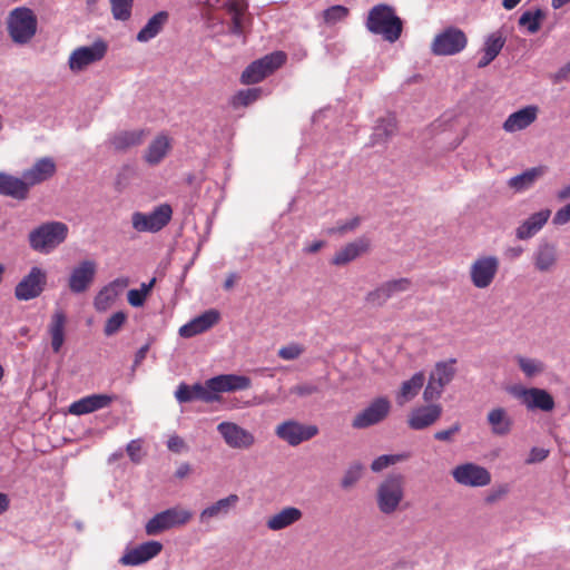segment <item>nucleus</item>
Wrapping results in <instances>:
<instances>
[{"instance_id":"obj_50","label":"nucleus","mask_w":570,"mask_h":570,"mask_svg":"<svg viewBox=\"0 0 570 570\" xmlns=\"http://www.w3.org/2000/svg\"><path fill=\"white\" fill-rule=\"evenodd\" d=\"M305 352V347L299 343H289L287 345L282 346L277 351L278 357L284 361H294L297 360Z\"/></svg>"},{"instance_id":"obj_26","label":"nucleus","mask_w":570,"mask_h":570,"mask_svg":"<svg viewBox=\"0 0 570 570\" xmlns=\"http://www.w3.org/2000/svg\"><path fill=\"white\" fill-rule=\"evenodd\" d=\"M116 399L109 394H91L75 401L69 406V413L73 415H85L95 411L108 407Z\"/></svg>"},{"instance_id":"obj_3","label":"nucleus","mask_w":570,"mask_h":570,"mask_svg":"<svg viewBox=\"0 0 570 570\" xmlns=\"http://www.w3.org/2000/svg\"><path fill=\"white\" fill-rule=\"evenodd\" d=\"M68 235V227L61 222H49L35 228L29 234L30 247L39 253L49 254L61 243Z\"/></svg>"},{"instance_id":"obj_14","label":"nucleus","mask_w":570,"mask_h":570,"mask_svg":"<svg viewBox=\"0 0 570 570\" xmlns=\"http://www.w3.org/2000/svg\"><path fill=\"white\" fill-rule=\"evenodd\" d=\"M107 43L104 40H97L91 46H82L76 48L69 56L68 66L73 72H79L100 61L107 52Z\"/></svg>"},{"instance_id":"obj_40","label":"nucleus","mask_w":570,"mask_h":570,"mask_svg":"<svg viewBox=\"0 0 570 570\" xmlns=\"http://www.w3.org/2000/svg\"><path fill=\"white\" fill-rule=\"evenodd\" d=\"M170 150V140L165 135L157 136L145 151L144 159L150 165H158Z\"/></svg>"},{"instance_id":"obj_31","label":"nucleus","mask_w":570,"mask_h":570,"mask_svg":"<svg viewBox=\"0 0 570 570\" xmlns=\"http://www.w3.org/2000/svg\"><path fill=\"white\" fill-rule=\"evenodd\" d=\"M370 245L371 243L367 237H358L337 250L332 258V264L337 266L346 265L362 254L366 253L370 248Z\"/></svg>"},{"instance_id":"obj_25","label":"nucleus","mask_w":570,"mask_h":570,"mask_svg":"<svg viewBox=\"0 0 570 570\" xmlns=\"http://www.w3.org/2000/svg\"><path fill=\"white\" fill-rule=\"evenodd\" d=\"M163 550L159 541H147L127 551L121 558L124 566H139L157 557Z\"/></svg>"},{"instance_id":"obj_15","label":"nucleus","mask_w":570,"mask_h":570,"mask_svg":"<svg viewBox=\"0 0 570 570\" xmlns=\"http://www.w3.org/2000/svg\"><path fill=\"white\" fill-rule=\"evenodd\" d=\"M451 474L456 483L464 487L482 488L491 482V473L484 466L472 462L456 465Z\"/></svg>"},{"instance_id":"obj_53","label":"nucleus","mask_w":570,"mask_h":570,"mask_svg":"<svg viewBox=\"0 0 570 570\" xmlns=\"http://www.w3.org/2000/svg\"><path fill=\"white\" fill-rule=\"evenodd\" d=\"M126 314L124 312H117L112 314L106 322L104 333L107 336L116 334L126 322Z\"/></svg>"},{"instance_id":"obj_7","label":"nucleus","mask_w":570,"mask_h":570,"mask_svg":"<svg viewBox=\"0 0 570 570\" xmlns=\"http://www.w3.org/2000/svg\"><path fill=\"white\" fill-rule=\"evenodd\" d=\"M455 362L454 358H451L435 364L423 391L425 402H432L441 397L444 387L449 385L455 376Z\"/></svg>"},{"instance_id":"obj_29","label":"nucleus","mask_w":570,"mask_h":570,"mask_svg":"<svg viewBox=\"0 0 570 570\" xmlns=\"http://www.w3.org/2000/svg\"><path fill=\"white\" fill-rule=\"evenodd\" d=\"M219 312L216 309H208L199 316L193 318L187 324L179 328L181 337H193L200 333L206 332L219 321Z\"/></svg>"},{"instance_id":"obj_45","label":"nucleus","mask_w":570,"mask_h":570,"mask_svg":"<svg viewBox=\"0 0 570 570\" xmlns=\"http://www.w3.org/2000/svg\"><path fill=\"white\" fill-rule=\"evenodd\" d=\"M544 18V12L541 9L535 11H524L519 18V26L527 28L528 32L533 35L540 30L541 21Z\"/></svg>"},{"instance_id":"obj_44","label":"nucleus","mask_w":570,"mask_h":570,"mask_svg":"<svg viewBox=\"0 0 570 570\" xmlns=\"http://www.w3.org/2000/svg\"><path fill=\"white\" fill-rule=\"evenodd\" d=\"M364 466L361 462H352L343 472L340 480L342 490L348 491L353 489L363 476Z\"/></svg>"},{"instance_id":"obj_63","label":"nucleus","mask_w":570,"mask_h":570,"mask_svg":"<svg viewBox=\"0 0 570 570\" xmlns=\"http://www.w3.org/2000/svg\"><path fill=\"white\" fill-rule=\"evenodd\" d=\"M358 225H360V218L358 217H354L351 220H348V222H346L344 224H341L340 226H337L335 228L328 229V233L333 234V233L337 232L340 234H344V233H346L348 230L355 229Z\"/></svg>"},{"instance_id":"obj_52","label":"nucleus","mask_w":570,"mask_h":570,"mask_svg":"<svg viewBox=\"0 0 570 570\" xmlns=\"http://www.w3.org/2000/svg\"><path fill=\"white\" fill-rule=\"evenodd\" d=\"M320 386L314 382H302L293 385L289 389V394H294L298 397H308L311 395L320 393Z\"/></svg>"},{"instance_id":"obj_46","label":"nucleus","mask_w":570,"mask_h":570,"mask_svg":"<svg viewBox=\"0 0 570 570\" xmlns=\"http://www.w3.org/2000/svg\"><path fill=\"white\" fill-rule=\"evenodd\" d=\"M410 458L409 453H399V454H383L377 456L371 463V470L375 473L383 471L384 469L394 465L399 462H403Z\"/></svg>"},{"instance_id":"obj_22","label":"nucleus","mask_w":570,"mask_h":570,"mask_svg":"<svg viewBox=\"0 0 570 570\" xmlns=\"http://www.w3.org/2000/svg\"><path fill=\"white\" fill-rule=\"evenodd\" d=\"M442 412V405L438 403L415 407L409 414L407 425L415 431L424 430L433 425L441 417Z\"/></svg>"},{"instance_id":"obj_12","label":"nucleus","mask_w":570,"mask_h":570,"mask_svg":"<svg viewBox=\"0 0 570 570\" xmlns=\"http://www.w3.org/2000/svg\"><path fill=\"white\" fill-rule=\"evenodd\" d=\"M500 261L494 255L479 256L470 266V279L479 289L488 288L494 281Z\"/></svg>"},{"instance_id":"obj_41","label":"nucleus","mask_w":570,"mask_h":570,"mask_svg":"<svg viewBox=\"0 0 570 570\" xmlns=\"http://www.w3.org/2000/svg\"><path fill=\"white\" fill-rule=\"evenodd\" d=\"M227 12L232 16L230 32L242 35L244 31V10L245 6L237 0H228L224 3Z\"/></svg>"},{"instance_id":"obj_16","label":"nucleus","mask_w":570,"mask_h":570,"mask_svg":"<svg viewBox=\"0 0 570 570\" xmlns=\"http://www.w3.org/2000/svg\"><path fill=\"white\" fill-rule=\"evenodd\" d=\"M217 431L223 438L225 444L230 449L248 450L256 442V439L252 432L242 428L235 422H220L217 425Z\"/></svg>"},{"instance_id":"obj_13","label":"nucleus","mask_w":570,"mask_h":570,"mask_svg":"<svg viewBox=\"0 0 570 570\" xmlns=\"http://www.w3.org/2000/svg\"><path fill=\"white\" fill-rule=\"evenodd\" d=\"M47 285V273L38 266L30 268L14 287V296L18 301H30L41 295Z\"/></svg>"},{"instance_id":"obj_10","label":"nucleus","mask_w":570,"mask_h":570,"mask_svg":"<svg viewBox=\"0 0 570 570\" xmlns=\"http://www.w3.org/2000/svg\"><path fill=\"white\" fill-rule=\"evenodd\" d=\"M318 432L317 425L304 424L293 419L279 423L275 429L276 436L291 446L312 440Z\"/></svg>"},{"instance_id":"obj_32","label":"nucleus","mask_w":570,"mask_h":570,"mask_svg":"<svg viewBox=\"0 0 570 570\" xmlns=\"http://www.w3.org/2000/svg\"><path fill=\"white\" fill-rule=\"evenodd\" d=\"M303 518V512L296 507H285L266 520L267 529L279 531L286 529Z\"/></svg>"},{"instance_id":"obj_51","label":"nucleus","mask_w":570,"mask_h":570,"mask_svg":"<svg viewBox=\"0 0 570 570\" xmlns=\"http://www.w3.org/2000/svg\"><path fill=\"white\" fill-rule=\"evenodd\" d=\"M348 14V9L344 6L336 4L327 8L323 12V17L326 23L334 24L345 19Z\"/></svg>"},{"instance_id":"obj_1","label":"nucleus","mask_w":570,"mask_h":570,"mask_svg":"<svg viewBox=\"0 0 570 570\" xmlns=\"http://www.w3.org/2000/svg\"><path fill=\"white\" fill-rule=\"evenodd\" d=\"M365 26L370 32L382 36L389 42H395L402 33V20L392 7L383 3L368 11Z\"/></svg>"},{"instance_id":"obj_59","label":"nucleus","mask_w":570,"mask_h":570,"mask_svg":"<svg viewBox=\"0 0 570 570\" xmlns=\"http://www.w3.org/2000/svg\"><path fill=\"white\" fill-rule=\"evenodd\" d=\"M175 397L179 403H187L193 401L191 386L181 383L175 392Z\"/></svg>"},{"instance_id":"obj_38","label":"nucleus","mask_w":570,"mask_h":570,"mask_svg":"<svg viewBox=\"0 0 570 570\" xmlns=\"http://www.w3.org/2000/svg\"><path fill=\"white\" fill-rule=\"evenodd\" d=\"M146 136L147 131L144 129L121 130L114 134L109 142L116 150H126L142 144Z\"/></svg>"},{"instance_id":"obj_17","label":"nucleus","mask_w":570,"mask_h":570,"mask_svg":"<svg viewBox=\"0 0 570 570\" xmlns=\"http://www.w3.org/2000/svg\"><path fill=\"white\" fill-rule=\"evenodd\" d=\"M411 287L412 281L407 277L391 279L382 283L375 289L368 292L365 296V301L370 305L382 306L390 298L410 291Z\"/></svg>"},{"instance_id":"obj_60","label":"nucleus","mask_w":570,"mask_h":570,"mask_svg":"<svg viewBox=\"0 0 570 570\" xmlns=\"http://www.w3.org/2000/svg\"><path fill=\"white\" fill-rule=\"evenodd\" d=\"M461 426L459 423L453 424L446 430L438 431L434 434V439L439 441L449 442L452 440L453 435L460 431Z\"/></svg>"},{"instance_id":"obj_2","label":"nucleus","mask_w":570,"mask_h":570,"mask_svg":"<svg viewBox=\"0 0 570 570\" xmlns=\"http://www.w3.org/2000/svg\"><path fill=\"white\" fill-rule=\"evenodd\" d=\"M405 498V479L400 473L385 476L377 485L375 501L379 511L392 515L400 510Z\"/></svg>"},{"instance_id":"obj_30","label":"nucleus","mask_w":570,"mask_h":570,"mask_svg":"<svg viewBox=\"0 0 570 570\" xmlns=\"http://www.w3.org/2000/svg\"><path fill=\"white\" fill-rule=\"evenodd\" d=\"M487 423L495 436H507L511 433L514 421L508 410L502 406L492 407L487 414Z\"/></svg>"},{"instance_id":"obj_43","label":"nucleus","mask_w":570,"mask_h":570,"mask_svg":"<svg viewBox=\"0 0 570 570\" xmlns=\"http://www.w3.org/2000/svg\"><path fill=\"white\" fill-rule=\"evenodd\" d=\"M514 360H515L520 371L528 379L537 377V376L541 375L546 370L544 363L538 358L517 355L514 357Z\"/></svg>"},{"instance_id":"obj_20","label":"nucleus","mask_w":570,"mask_h":570,"mask_svg":"<svg viewBox=\"0 0 570 570\" xmlns=\"http://www.w3.org/2000/svg\"><path fill=\"white\" fill-rule=\"evenodd\" d=\"M97 274L95 261L85 259L75 266L68 277V287L73 294H82L89 289Z\"/></svg>"},{"instance_id":"obj_8","label":"nucleus","mask_w":570,"mask_h":570,"mask_svg":"<svg viewBox=\"0 0 570 570\" xmlns=\"http://www.w3.org/2000/svg\"><path fill=\"white\" fill-rule=\"evenodd\" d=\"M285 61L286 55L283 51L268 53L246 67L242 73V82L246 85L257 83L281 68Z\"/></svg>"},{"instance_id":"obj_36","label":"nucleus","mask_w":570,"mask_h":570,"mask_svg":"<svg viewBox=\"0 0 570 570\" xmlns=\"http://www.w3.org/2000/svg\"><path fill=\"white\" fill-rule=\"evenodd\" d=\"M67 316L63 311L57 309L51 316L48 324V333L51 338V348L55 353H59L65 343V328Z\"/></svg>"},{"instance_id":"obj_4","label":"nucleus","mask_w":570,"mask_h":570,"mask_svg":"<svg viewBox=\"0 0 570 570\" xmlns=\"http://www.w3.org/2000/svg\"><path fill=\"white\" fill-rule=\"evenodd\" d=\"M507 392L529 412L541 411L549 413L556 407L553 396L544 389L513 384L507 387Z\"/></svg>"},{"instance_id":"obj_21","label":"nucleus","mask_w":570,"mask_h":570,"mask_svg":"<svg viewBox=\"0 0 570 570\" xmlns=\"http://www.w3.org/2000/svg\"><path fill=\"white\" fill-rule=\"evenodd\" d=\"M57 171V165L51 157H42L35 161V164L22 171V176L29 188L40 185L51 179Z\"/></svg>"},{"instance_id":"obj_55","label":"nucleus","mask_w":570,"mask_h":570,"mask_svg":"<svg viewBox=\"0 0 570 570\" xmlns=\"http://www.w3.org/2000/svg\"><path fill=\"white\" fill-rule=\"evenodd\" d=\"M141 443L140 439L131 440L126 448L127 454L134 463H139L141 461Z\"/></svg>"},{"instance_id":"obj_37","label":"nucleus","mask_w":570,"mask_h":570,"mask_svg":"<svg viewBox=\"0 0 570 570\" xmlns=\"http://www.w3.org/2000/svg\"><path fill=\"white\" fill-rule=\"evenodd\" d=\"M424 382L425 375L423 372H417L410 380L404 381L395 395L396 404L403 406L412 401L423 387Z\"/></svg>"},{"instance_id":"obj_47","label":"nucleus","mask_w":570,"mask_h":570,"mask_svg":"<svg viewBox=\"0 0 570 570\" xmlns=\"http://www.w3.org/2000/svg\"><path fill=\"white\" fill-rule=\"evenodd\" d=\"M116 20L127 21L131 17L134 0H109Z\"/></svg>"},{"instance_id":"obj_39","label":"nucleus","mask_w":570,"mask_h":570,"mask_svg":"<svg viewBox=\"0 0 570 570\" xmlns=\"http://www.w3.org/2000/svg\"><path fill=\"white\" fill-rule=\"evenodd\" d=\"M168 20L169 13L167 11H158L155 13L137 33V41L148 42L157 37L167 24Z\"/></svg>"},{"instance_id":"obj_49","label":"nucleus","mask_w":570,"mask_h":570,"mask_svg":"<svg viewBox=\"0 0 570 570\" xmlns=\"http://www.w3.org/2000/svg\"><path fill=\"white\" fill-rule=\"evenodd\" d=\"M193 400H200L207 403L218 401V396L214 395V391L208 386V380L205 384L196 383L191 385Z\"/></svg>"},{"instance_id":"obj_27","label":"nucleus","mask_w":570,"mask_h":570,"mask_svg":"<svg viewBox=\"0 0 570 570\" xmlns=\"http://www.w3.org/2000/svg\"><path fill=\"white\" fill-rule=\"evenodd\" d=\"M550 216L551 210L548 208L533 213L515 228V237L519 240L534 237L548 223Z\"/></svg>"},{"instance_id":"obj_24","label":"nucleus","mask_w":570,"mask_h":570,"mask_svg":"<svg viewBox=\"0 0 570 570\" xmlns=\"http://www.w3.org/2000/svg\"><path fill=\"white\" fill-rule=\"evenodd\" d=\"M252 381L248 376L237 374H222L208 380V386L214 395L249 389Z\"/></svg>"},{"instance_id":"obj_35","label":"nucleus","mask_w":570,"mask_h":570,"mask_svg":"<svg viewBox=\"0 0 570 570\" xmlns=\"http://www.w3.org/2000/svg\"><path fill=\"white\" fill-rule=\"evenodd\" d=\"M505 43V38L503 33L498 30L492 33H490L484 41L482 52L483 56L478 62L479 68H484L489 66L500 53L503 46Z\"/></svg>"},{"instance_id":"obj_9","label":"nucleus","mask_w":570,"mask_h":570,"mask_svg":"<svg viewBox=\"0 0 570 570\" xmlns=\"http://www.w3.org/2000/svg\"><path fill=\"white\" fill-rule=\"evenodd\" d=\"M171 216L170 205L161 204L150 213H132L131 225L138 233H157L170 222Z\"/></svg>"},{"instance_id":"obj_5","label":"nucleus","mask_w":570,"mask_h":570,"mask_svg":"<svg viewBox=\"0 0 570 570\" xmlns=\"http://www.w3.org/2000/svg\"><path fill=\"white\" fill-rule=\"evenodd\" d=\"M7 24L12 41L24 45L36 35L38 21L30 8L18 7L9 13Z\"/></svg>"},{"instance_id":"obj_58","label":"nucleus","mask_w":570,"mask_h":570,"mask_svg":"<svg viewBox=\"0 0 570 570\" xmlns=\"http://www.w3.org/2000/svg\"><path fill=\"white\" fill-rule=\"evenodd\" d=\"M549 455V451L543 448H532L529 452V455L525 460L527 464H534L542 462Z\"/></svg>"},{"instance_id":"obj_28","label":"nucleus","mask_w":570,"mask_h":570,"mask_svg":"<svg viewBox=\"0 0 570 570\" xmlns=\"http://www.w3.org/2000/svg\"><path fill=\"white\" fill-rule=\"evenodd\" d=\"M29 188L23 176H13L0 171V195L13 198L16 200H26L29 197Z\"/></svg>"},{"instance_id":"obj_18","label":"nucleus","mask_w":570,"mask_h":570,"mask_svg":"<svg viewBox=\"0 0 570 570\" xmlns=\"http://www.w3.org/2000/svg\"><path fill=\"white\" fill-rule=\"evenodd\" d=\"M391 410V403L385 396H380L370 403L363 411L357 413L353 421L354 429H366L382 422Z\"/></svg>"},{"instance_id":"obj_56","label":"nucleus","mask_w":570,"mask_h":570,"mask_svg":"<svg viewBox=\"0 0 570 570\" xmlns=\"http://www.w3.org/2000/svg\"><path fill=\"white\" fill-rule=\"evenodd\" d=\"M570 222V203L559 208L552 218L556 226H563Z\"/></svg>"},{"instance_id":"obj_57","label":"nucleus","mask_w":570,"mask_h":570,"mask_svg":"<svg viewBox=\"0 0 570 570\" xmlns=\"http://www.w3.org/2000/svg\"><path fill=\"white\" fill-rule=\"evenodd\" d=\"M509 492V487L508 484H500L495 488H492L490 490V492L488 493L487 498H485V501L487 503H494L499 500H501L502 498H504Z\"/></svg>"},{"instance_id":"obj_34","label":"nucleus","mask_w":570,"mask_h":570,"mask_svg":"<svg viewBox=\"0 0 570 570\" xmlns=\"http://www.w3.org/2000/svg\"><path fill=\"white\" fill-rule=\"evenodd\" d=\"M544 173L546 168L543 166L532 167L517 176L511 177L507 181V185L515 193H522L533 187L537 180L541 178Z\"/></svg>"},{"instance_id":"obj_6","label":"nucleus","mask_w":570,"mask_h":570,"mask_svg":"<svg viewBox=\"0 0 570 570\" xmlns=\"http://www.w3.org/2000/svg\"><path fill=\"white\" fill-rule=\"evenodd\" d=\"M193 518L189 509L176 505L156 513L145 525L148 535H158L164 531L187 524Z\"/></svg>"},{"instance_id":"obj_61","label":"nucleus","mask_w":570,"mask_h":570,"mask_svg":"<svg viewBox=\"0 0 570 570\" xmlns=\"http://www.w3.org/2000/svg\"><path fill=\"white\" fill-rule=\"evenodd\" d=\"M128 303L134 307H140L146 301V296L139 289H130L127 295Z\"/></svg>"},{"instance_id":"obj_62","label":"nucleus","mask_w":570,"mask_h":570,"mask_svg":"<svg viewBox=\"0 0 570 570\" xmlns=\"http://www.w3.org/2000/svg\"><path fill=\"white\" fill-rule=\"evenodd\" d=\"M167 448L171 452L180 453L186 450V443L180 436L171 435L167 441Z\"/></svg>"},{"instance_id":"obj_54","label":"nucleus","mask_w":570,"mask_h":570,"mask_svg":"<svg viewBox=\"0 0 570 570\" xmlns=\"http://www.w3.org/2000/svg\"><path fill=\"white\" fill-rule=\"evenodd\" d=\"M261 95H262L261 88H249L246 90H240L235 96V105L248 106L252 102L256 101L261 97Z\"/></svg>"},{"instance_id":"obj_64","label":"nucleus","mask_w":570,"mask_h":570,"mask_svg":"<svg viewBox=\"0 0 570 570\" xmlns=\"http://www.w3.org/2000/svg\"><path fill=\"white\" fill-rule=\"evenodd\" d=\"M570 75V61L562 66L553 76V81L556 83L561 82L568 79Z\"/></svg>"},{"instance_id":"obj_23","label":"nucleus","mask_w":570,"mask_h":570,"mask_svg":"<svg viewBox=\"0 0 570 570\" xmlns=\"http://www.w3.org/2000/svg\"><path fill=\"white\" fill-rule=\"evenodd\" d=\"M239 501L237 494H229L226 498L219 499L203 509L199 513V522L204 525H209L215 520H222L229 515L230 511L235 509Z\"/></svg>"},{"instance_id":"obj_33","label":"nucleus","mask_w":570,"mask_h":570,"mask_svg":"<svg viewBox=\"0 0 570 570\" xmlns=\"http://www.w3.org/2000/svg\"><path fill=\"white\" fill-rule=\"evenodd\" d=\"M537 118V108L529 106L511 114L503 122L507 132H515L529 127Z\"/></svg>"},{"instance_id":"obj_42","label":"nucleus","mask_w":570,"mask_h":570,"mask_svg":"<svg viewBox=\"0 0 570 570\" xmlns=\"http://www.w3.org/2000/svg\"><path fill=\"white\" fill-rule=\"evenodd\" d=\"M396 130L395 118L389 116L377 121L372 134V144H384Z\"/></svg>"},{"instance_id":"obj_11","label":"nucleus","mask_w":570,"mask_h":570,"mask_svg":"<svg viewBox=\"0 0 570 570\" xmlns=\"http://www.w3.org/2000/svg\"><path fill=\"white\" fill-rule=\"evenodd\" d=\"M466 43L468 38L461 29L449 27L434 37L431 51L435 56H453L461 52Z\"/></svg>"},{"instance_id":"obj_48","label":"nucleus","mask_w":570,"mask_h":570,"mask_svg":"<svg viewBox=\"0 0 570 570\" xmlns=\"http://www.w3.org/2000/svg\"><path fill=\"white\" fill-rule=\"evenodd\" d=\"M116 298V292L111 287L105 286L95 297L94 305L97 311L102 312L109 308Z\"/></svg>"},{"instance_id":"obj_19","label":"nucleus","mask_w":570,"mask_h":570,"mask_svg":"<svg viewBox=\"0 0 570 570\" xmlns=\"http://www.w3.org/2000/svg\"><path fill=\"white\" fill-rule=\"evenodd\" d=\"M531 261L537 272L551 273L559 262L557 244L547 238H541L532 253Z\"/></svg>"}]
</instances>
